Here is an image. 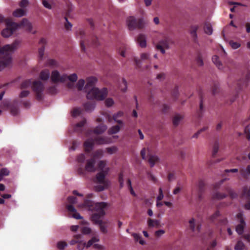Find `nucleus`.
Wrapping results in <instances>:
<instances>
[{
  "label": "nucleus",
  "instance_id": "nucleus-37",
  "mask_svg": "<svg viewBox=\"0 0 250 250\" xmlns=\"http://www.w3.org/2000/svg\"><path fill=\"white\" fill-rule=\"evenodd\" d=\"M225 190L228 193L231 199H234L237 197V194L229 187H226Z\"/></svg>",
  "mask_w": 250,
  "mask_h": 250
},
{
  "label": "nucleus",
  "instance_id": "nucleus-7",
  "mask_svg": "<svg viewBox=\"0 0 250 250\" xmlns=\"http://www.w3.org/2000/svg\"><path fill=\"white\" fill-rule=\"evenodd\" d=\"M68 204L66 208L69 212V216L78 219V213L75 208L74 204L77 203V198L73 196H69L67 198Z\"/></svg>",
  "mask_w": 250,
  "mask_h": 250
},
{
  "label": "nucleus",
  "instance_id": "nucleus-29",
  "mask_svg": "<svg viewBox=\"0 0 250 250\" xmlns=\"http://www.w3.org/2000/svg\"><path fill=\"white\" fill-rule=\"evenodd\" d=\"M50 76V72L48 69H44L40 73V77L42 80H47Z\"/></svg>",
  "mask_w": 250,
  "mask_h": 250
},
{
  "label": "nucleus",
  "instance_id": "nucleus-26",
  "mask_svg": "<svg viewBox=\"0 0 250 250\" xmlns=\"http://www.w3.org/2000/svg\"><path fill=\"white\" fill-rule=\"evenodd\" d=\"M95 106V103L94 102H87L83 104V107L86 111H91Z\"/></svg>",
  "mask_w": 250,
  "mask_h": 250
},
{
  "label": "nucleus",
  "instance_id": "nucleus-54",
  "mask_svg": "<svg viewBox=\"0 0 250 250\" xmlns=\"http://www.w3.org/2000/svg\"><path fill=\"white\" fill-rule=\"evenodd\" d=\"M208 129V126H204L200 130H199L196 133H195L193 136V138H197L199 136V135L202 132H204L206 130H207Z\"/></svg>",
  "mask_w": 250,
  "mask_h": 250
},
{
  "label": "nucleus",
  "instance_id": "nucleus-62",
  "mask_svg": "<svg viewBox=\"0 0 250 250\" xmlns=\"http://www.w3.org/2000/svg\"><path fill=\"white\" fill-rule=\"evenodd\" d=\"M0 108H8L10 107V103L8 101H3L0 104Z\"/></svg>",
  "mask_w": 250,
  "mask_h": 250
},
{
  "label": "nucleus",
  "instance_id": "nucleus-4",
  "mask_svg": "<svg viewBox=\"0 0 250 250\" xmlns=\"http://www.w3.org/2000/svg\"><path fill=\"white\" fill-rule=\"evenodd\" d=\"M77 79L78 77L75 73L70 75H67L65 74L61 75L57 70L53 71L51 75V80L53 83H67V86L71 89L73 88L74 83Z\"/></svg>",
  "mask_w": 250,
  "mask_h": 250
},
{
  "label": "nucleus",
  "instance_id": "nucleus-64",
  "mask_svg": "<svg viewBox=\"0 0 250 250\" xmlns=\"http://www.w3.org/2000/svg\"><path fill=\"white\" fill-rule=\"evenodd\" d=\"M217 245V242L216 240H214L212 241V242L210 243L209 247L208 248L207 250H214V248Z\"/></svg>",
  "mask_w": 250,
  "mask_h": 250
},
{
  "label": "nucleus",
  "instance_id": "nucleus-41",
  "mask_svg": "<svg viewBox=\"0 0 250 250\" xmlns=\"http://www.w3.org/2000/svg\"><path fill=\"white\" fill-rule=\"evenodd\" d=\"M183 117L180 115H176L173 118L172 122L174 126H177Z\"/></svg>",
  "mask_w": 250,
  "mask_h": 250
},
{
  "label": "nucleus",
  "instance_id": "nucleus-42",
  "mask_svg": "<svg viewBox=\"0 0 250 250\" xmlns=\"http://www.w3.org/2000/svg\"><path fill=\"white\" fill-rule=\"evenodd\" d=\"M200 107H199V111L198 112V116L199 118H201L202 116V112L203 110V97L202 95L200 94Z\"/></svg>",
  "mask_w": 250,
  "mask_h": 250
},
{
  "label": "nucleus",
  "instance_id": "nucleus-38",
  "mask_svg": "<svg viewBox=\"0 0 250 250\" xmlns=\"http://www.w3.org/2000/svg\"><path fill=\"white\" fill-rule=\"evenodd\" d=\"M24 10L22 9H18L13 13V15L15 17H21L24 15Z\"/></svg>",
  "mask_w": 250,
  "mask_h": 250
},
{
  "label": "nucleus",
  "instance_id": "nucleus-52",
  "mask_svg": "<svg viewBox=\"0 0 250 250\" xmlns=\"http://www.w3.org/2000/svg\"><path fill=\"white\" fill-rule=\"evenodd\" d=\"M114 102L112 98H108L106 99L105 101V104L106 106L110 107L112 106L114 104Z\"/></svg>",
  "mask_w": 250,
  "mask_h": 250
},
{
  "label": "nucleus",
  "instance_id": "nucleus-6",
  "mask_svg": "<svg viewBox=\"0 0 250 250\" xmlns=\"http://www.w3.org/2000/svg\"><path fill=\"white\" fill-rule=\"evenodd\" d=\"M5 23L6 28L2 30L1 34L4 38H8L19 27V25L18 23L12 21L10 19H6Z\"/></svg>",
  "mask_w": 250,
  "mask_h": 250
},
{
  "label": "nucleus",
  "instance_id": "nucleus-15",
  "mask_svg": "<svg viewBox=\"0 0 250 250\" xmlns=\"http://www.w3.org/2000/svg\"><path fill=\"white\" fill-rule=\"evenodd\" d=\"M199 26L198 25H193L190 27L189 33L192 38V41L195 43H198V37L197 31Z\"/></svg>",
  "mask_w": 250,
  "mask_h": 250
},
{
  "label": "nucleus",
  "instance_id": "nucleus-35",
  "mask_svg": "<svg viewBox=\"0 0 250 250\" xmlns=\"http://www.w3.org/2000/svg\"><path fill=\"white\" fill-rule=\"evenodd\" d=\"M204 31L206 34L209 35H211L212 33V28L210 23H206L204 27Z\"/></svg>",
  "mask_w": 250,
  "mask_h": 250
},
{
  "label": "nucleus",
  "instance_id": "nucleus-20",
  "mask_svg": "<svg viewBox=\"0 0 250 250\" xmlns=\"http://www.w3.org/2000/svg\"><path fill=\"white\" fill-rule=\"evenodd\" d=\"M95 144L98 145L107 144L109 143V139L105 137L97 136L93 139Z\"/></svg>",
  "mask_w": 250,
  "mask_h": 250
},
{
  "label": "nucleus",
  "instance_id": "nucleus-5",
  "mask_svg": "<svg viewBox=\"0 0 250 250\" xmlns=\"http://www.w3.org/2000/svg\"><path fill=\"white\" fill-rule=\"evenodd\" d=\"M109 170V168L106 167L105 170L100 171L96 174L94 182L102 184V185H98L95 187L96 191H101L108 187L109 181L105 179V176L108 174Z\"/></svg>",
  "mask_w": 250,
  "mask_h": 250
},
{
  "label": "nucleus",
  "instance_id": "nucleus-30",
  "mask_svg": "<svg viewBox=\"0 0 250 250\" xmlns=\"http://www.w3.org/2000/svg\"><path fill=\"white\" fill-rule=\"evenodd\" d=\"M33 82L31 79L26 80L21 84L20 88L21 89H26L32 85Z\"/></svg>",
  "mask_w": 250,
  "mask_h": 250
},
{
  "label": "nucleus",
  "instance_id": "nucleus-2",
  "mask_svg": "<svg viewBox=\"0 0 250 250\" xmlns=\"http://www.w3.org/2000/svg\"><path fill=\"white\" fill-rule=\"evenodd\" d=\"M82 207L86 208L88 210L95 211L91 216V220L95 224H99L101 222V218L105 214L104 208L107 206V204L104 202L95 203L90 199H85Z\"/></svg>",
  "mask_w": 250,
  "mask_h": 250
},
{
  "label": "nucleus",
  "instance_id": "nucleus-10",
  "mask_svg": "<svg viewBox=\"0 0 250 250\" xmlns=\"http://www.w3.org/2000/svg\"><path fill=\"white\" fill-rule=\"evenodd\" d=\"M210 222L217 226H225L228 223L226 217H222L220 211L217 210L209 217Z\"/></svg>",
  "mask_w": 250,
  "mask_h": 250
},
{
  "label": "nucleus",
  "instance_id": "nucleus-57",
  "mask_svg": "<svg viewBox=\"0 0 250 250\" xmlns=\"http://www.w3.org/2000/svg\"><path fill=\"white\" fill-rule=\"evenodd\" d=\"M64 19L65 20V22L64 23L65 28L67 30H69L71 28L72 25L70 22L68 21L67 18L66 17H64Z\"/></svg>",
  "mask_w": 250,
  "mask_h": 250
},
{
  "label": "nucleus",
  "instance_id": "nucleus-60",
  "mask_svg": "<svg viewBox=\"0 0 250 250\" xmlns=\"http://www.w3.org/2000/svg\"><path fill=\"white\" fill-rule=\"evenodd\" d=\"M71 116L76 118L78 116V107H74L71 112Z\"/></svg>",
  "mask_w": 250,
  "mask_h": 250
},
{
  "label": "nucleus",
  "instance_id": "nucleus-11",
  "mask_svg": "<svg viewBox=\"0 0 250 250\" xmlns=\"http://www.w3.org/2000/svg\"><path fill=\"white\" fill-rule=\"evenodd\" d=\"M205 182L203 180L200 179L197 185V197L199 201L202 200L204 198L203 194L205 191Z\"/></svg>",
  "mask_w": 250,
  "mask_h": 250
},
{
  "label": "nucleus",
  "instance_id": "nucleus-28",
  "mask_svg": "<svg viewBox=\"0 0 250 250\" xmlns=\"http://www.w3.org/2000/svg\"><path fill=\"white\" fill-rule=\"evenodd\" d=\"M99 241V239L96 237H93L90 240H89L88 241V242L86 244H85V243L82 244V242L79 241V248H80L81 245H86V247L89 248L90 246H91L92 245H94L93 244L94 243L98 242Z\"/></svg>",
  "mask_w": 250,
  "mask_h": 250
},
{
  "label": "nucleus",
  "instance_id": "nucleus-39",
  "mask_svg": "<svg viewBox=\"0 0 250 250\" xmlns=\"http://www.w3.org/2000/svg\"><path fill=\"white\" fill-rule=\"evenodd\" d=\"M147 223L149 227H153L154 226H158L159 225V221L157 220H153L151 218L148 219Z\"/></svg>",
  "mask_w": 250,
  "mask_h": 250
},
{
  "label": "nucleus",
  "instance_id": "nucleus-34",
  "mask_svg": "<svg viewBox=\"0 0 250 250\" xmlns=\"http://www.w3.org/2000/svg\"><path fill=\"white\" fill-rule=\"evenodd\" d=\"M219 147V145L218 141H216L213 146L212 157L215 158L217 153Z\"/></svg>",
  "mask_w": 250,
  "mask_h": 250
},
{
  "label": "nucleus",
  "instance_id": "nucleus-1",
  "mask_svg": "<svg viewBox=\"0 0 250 250\" xmlns=\"http://www.w3.org/2000/svg\"><path fill=\"white\" fill-rule=\"evenodd\" d=\"M97 81V78L94 77H88L86 79V83L84 87L87 92L86 97L88 99L102 101L107 96V89L106 88L99 89L98 88L94 87Z\"/></svg>",
  "mask_w": 250,
  "mask_h": 250
},
{
  "label": "nucleus",
  "instance_id": "nucleus-51",
  "mask_svg": "<svg viewBox=\"0 0 250 250\" xmlns=\"http://www.w3.org/2000/svg\"><path fill=\"white\" fill-rule=\"evenodd\" d=\"M126 49L127 47L125 45H123L120 48H119V52L122 57H125V52Z\"/></svg>",
  "mask_w": 250,
  "mask_h": 250
},
{
  "label": "nucleus",
  "instance_id": "nucleus-31",
  "mask_svg": "<svg viewBox=\"0 0 250 250\" xmlns=\"http://www.w3.org/2000/svg\"><path fill=\"white\" fill-rule=\"evenodd\" d=\"M212 61L218 69H221L222 68V64L219 61V58L217 56L214 55L212 56Z\"/></svg>",
  "mask_w": 250,
  "mask_h": 250
},
{
  "label": "nucleus",
  "instance_id": "nucleus-22",
  "mask_svg": "<svg viewBox=\"0 0 250 250\" xmlns=\"http://www.w3.org/2000/svg\"><path fill=\"white\" fill-rule=\"evenodd\" d=\"M159 161V159L157 156L152 154L148 155V162L149 163L151 167H154L155 164Z\"/></svg>",
  "mask_w": 250,
  "mask_h": 250
},
{
  "label": "nucleus",
  "instance_id": "nucleus-13",
  "mask_svg": "<svg viewBox=\"0 0 250 250\" xmlns=\"http://www.w3.org/2000/svg\"><path fill=\"white\" fill-rule=\"evenodd\" d=\"M169 44L167 39L161 40L156 45V48L160 50L162 54L165 53V48H168Z\"/></svg>",
  "mask_w": 250,
  "mask_h": 250
},
{
  "label": "nucleus",
  "instance_id": "nucleus-58",
  "mask_svg": "<svg viewBox=\"0 0 250 250\" xmlns=\"http://www.w3.org/2000/svg\"><path fill=\"white\" fill-rule=\"evenodd\" d=\"M57 90L55 86H52L47 89V92L51 94H55L57 93Z\"/></svg>",
  "mask_w": 250,
  "mask_h": 250
},
{
  "label": "nucleus",
  "instance_id": "nucleus-25",
  "mask_svg": "<svg viewBox=\"0 0 250 250\" xmlns=\"http://www.w3.org/2000/svg\"><path fill=\"white\" fill-rule=\"evenodd\" d=\"M106 129V125L104 124H101L94 128L93 132L95 134H100L104 132Z\"/></svg>",
  "mask_w": 250,
  "mask_h": 250
},
{
  "label": "nucleus",
  "instance_id": "nucleus-9",
  "mask_svg": "<svg viewBox=\"0 0 250 250\" xmlns=\"http://www.w3.org/2000/svg\"><path fill=\"white\" fill-rule=\"evenodd\" d=\"M127 25L129 30H132L135 29H141L144 27V22L143 19H136L133 16L128 17L126 20Z\"/></svg>",
  "mask_w": 250,
  "mask_h": 250
},
{
  "label": "nucleus",
  "instance_id": "nucleus-56",
  "mask_svg": "<svg viewBox=\"0 0 250 250\" xmlns=\"http://www.w3.org/2000/svg\"><path fill=\"white\" fill-rule=\"evenodd\" d=\"M100 225L101 231L104 233H106L107 232V227L102 222L99 224Z\"/></svg>",
  "mask_w": 250,
  "mask_h": 250
},
{
  "label": "nucleus",
  "instance_id": "nucleus-27",
  "mask_svg": "<svg viewBox=\"0 0 250 250\" xmlns=\"http://www.w3.org/2000/svg\"><path fill=\"white\" fill-rule=\"evenodd\" d=\"M149 55L148 53H144L141 55V60L135 59V62L136 65L138 67H140L139 64L141 61H149Z\"/></svg>",
  "mask_w": 250,
  "mask_h": 250
},
{
  "label": "nucleus",
  "instance_id": "nucleus-14",
  "mask_svg": "<svg viewBox=\"0 0 250 250\" xmlns=\"http://www.w3.org/2000/svg\"><path fill=\"white\" fill-rule=\"evenodd\" d=\"M189 229L194 232L198 233L201 229V225L200 223L195 222V219L192 218L189 221Z\"/></svg>",
  "mask_w": 250,
  "mask_h": 250
},
{
  "label": "nucleus",
  "instance_id": "nucleus-45",
  "mask_svg": "<svg viewBox=\"0 0 250 250\" xmlns=\"http://www.w3.org/2000/svg\"><path fill=\"white\" fill-rule=\"evenodd\" d=\"M67 246L66 242L64 241H59L57 243V247L60 250H63Z\"/></svg>",
  "mask_w": 250,
  "mask_h": 250
},
{
  "label": "nucleus",
  "instance_id": "nucleus-55",
  "mask_svg": "<svg viewBox=\"0 0 250 250\" xmlns=\"http://www.w3.org/2000/svg\"><path fill=\"white\" fill-rule=\"evenodd\" d=\"M30 94V92L28 90H23L19 94V97L20 98H23L27 97Z\"/></svg>",
  "mask_w": 250,
  "mask_h": 250
},
{
  "label": "nucleus",
  "instance_id": "nucleus-8",
  "mask_svg": "<svg viewBox=\"0 0 250 250\" xmlns=\"http://www.w3.org/2000/svg\"><path fill=\"white\" fill-rule=\"evenodd\" d=\"M32 88L35 94L36 99L39 101H42L43 99V84L40 81H34L33 82Z\"/></svg>",
  "mask_w": 250,
  "mask_h": 250
},
{
  "label": "nucleus",
  "instance_id": "nucleus-21",
  "mask_svg": "<svg viewBox=\"0 0 250 250\" xmlns=\"http://www.w3.org/2000/svg\"><path fill=\"white\" fill-rule=\"evenodd\" d=\"M95 142L93 139H88L84 143L85 151L87 152H90L93 149Z\"/></svg>",
  "mask_w": 250,
  "mask_h": 250
},
{
  "label": "nucleus",
  "instance_id": "nucleus-24",
  "mask_svg": "<svg viewBox=\"0 0 250 250\" xmlns=\"http://www.w3.org/2000/svg\"><path fill=\"white\" fill-rule=\"evenodd\" d=\"M240 173L243 178L248 179L250 175V165H248L246 169H240Z\"/></svg>",
  "mask_w": 250,
  "mask_h": 250
},
{
  "label": "nucleus",
  "instance_id": "nucleus-19",
  "mask_svg": "<svg viewBox=\"0 0 250 250\" xmlns=\"http://www.w3.org/2000/svg\"><path fill=\"white\" fill-rule=\"evenodd\" d=\"M95 163L96 161L94 158L88 160L85 166L86 170L90 172L94 171L95 170V168L94 167Z\"/></svg>",
  "mask_w": 250,
  "mask_h": 250
},
{
  "label": "nucleus",
  "instance_id": "nucleus-44",
  "mask_svg": "<svg viewBox=\"0 0 250 250\" xmlns=\"http://www.w3.org/2000/svg\"><path fill=\"white\" fill-rule=\"evenodd\" d=\"M106 166V162L105 161H100L98 164V168L100 171L105 170Z\"/></svg>",
  "mask_w": 250,
  "mask_h": 250
},
{
  "label": "nucleus",
  "instance_id": "nucleus-18",
  "mask_svg": "<svg viewBox=\"0 0 250 250\" xmlns=\"http://www.w3.org/2000/svg\"><path fill=\"white\" fill-rule=\"evenodd\" d=\"M19 27L22 26L25 28L29 32H31L32 29V25L27 19H23L20 24H18Z\"/></svg>",
  "mask_w": 250,
  "mask_h": 250
},
{
  "label": "nucleus",
  "instance_id": "nucleus-63",
  "mask_svg": "<svg viewBox=\"0 0 250 250\" xmlns=\"http://www.w3.org/2000/svg\"><path fill=\"white\" fill-rule=\"evenodd\" d=\"M229 44L231 47L233 49H237L240 46V44L237 42H234L233 41H230Z\"/></svg>",
  "mask_w": 250,
  "mask_h": 250
},
{
  "label": "nucleus",
  "instance_id": "nucleus-16",
  "mask_svg": "<svg viewBox=\"0 0 250 250\" xmlns=\"http://www.w3.org/2000/svg\"><path fill=\"white\" fill-rule=\"evenodd\" d=\"M39 44L41 45L39 48V58L40 60H42L44 55V51L45 49V45L46 44V41L44 38H42L39 42Z\"/></svg>",
  "mask_w": 250,
  "mask_h": 250
},
{
  "label": "nucleus",
  "instance_id": "nucleus-47",
  "mask_svg": "<svg viewBox=\"0 0 250 250\" xmlns=\"http://www.w3.org/2000/svg\"><path fill=\"white\" fill-rule=\"evenodd\" d=\"M57 62L53 59H49L46 62V65L48 66H57Z\"/></svg>",
  "mask_w": 250,
  "mask_h": 250
},
{
  "label": "nucleus",
  "instance_id": "nucleus-46",
  "mask_svg": "<svg viewBox=\"0 0 250 250\" xmlns=\"http://www.w3.org/2000/svg\"><path fill=\"white\" fill-rule=\"evenodd\" d=\"M103 155V152L102 150H97L93 153L92 158H94L95 160L96 159L100 158L102 157Z\"/></svg>",
  "mask_w": 250,
  "mask_h": 250
},
{
  "label": "nucleus",
  "instance_id": "nucleus-32",
  "mask_svg": "<svg viewBox=\"0 0 250 250\" xmlns=\"http://www.w3.org/2000/svg\"><path fill=\"white\" fill-rule=\"evenodd\" d=\"M227 196V195L225 193H220L219 192H216L214 193L212 195L213 199L221 200L225 198Z\"/></svg>",
  "mask_w": 250,
  "mask_h": 250
},
{
  "label": "nucleus",
  "instance_id": "nucleus-17",
  "mask_svg": "<svg viewBox=\"0 0 250 250\" xmlns=\"http://www.w3.org/2000/svg\"><path fill=\"white\" fill-rule=\"evenodd\" d=\"M243 196L249 201L245 205V208L247 209H250V187H244L243 191Z\"/></svg>",
  "mask_w": 250,
  "mask_h": 250
},
{
  "label": "nucleus",
  "instance_id": "nucleus-23",
  "mask_svg": "<svg viewBox=\"0 0 250 250\" xmlns=\"http://www.w3.org/2000/svg\"><path fill=\"white\" fill-rule=\"evenodd\" d=\"M137 42L141 47H145L146 45V38L143 34H140L137 38Z\"/></svg>",
  "mask_w": 250,
  "mask_h": 250
},
{
  "label": "nucleus",
  "instance_id": "nucleus-12",
  "mask_svg": "<svg viewBox=\"0 0 250 250\" xmlns=\"http://www.w3.org/2000/svg\"><path fill=\"white\" fill-rule=\"evenodd\" d=\"M237 218L240 219V223L237 225L236 227V231L239 234H243L244 232V228L246 226V223L244 220L243 219V215L241 213H239L237 215Z\"/></svg>",
  "mask_w": 250,
  "mask_h": 250
},
{
  "label": "nucleus",
  "instance_id": "nucleus-43",
  "mask_svg": "<svg viewBox=\"0 0 250 250\" xmlns=\"http://www.w3.org/2000/svg\"><path fill=\"white\" fill-rule=\"evenodd\" d=\"M196 62L197 64L199 66H201L204 64V62L202 59V56L201 53L200 52H199L197 54V57L196 58Z\"/></svg>",
  "mask_w": 250,
  "mask_h": 250
},
{
  "label": "nucleus",
  "instance_id": "nucleus-59",
  "mask_svg": "<svg viewBox=\"0 0 250 250\" xmlns=\"http://www.w3.org/2000/svg\"><path fill=\"white\" fill-rule=\"evenodd\" d=\"M245 133L246 134V137L248 140H250V127L249 125L247 126L245 128Z\"/></svg>",
  "mask_w": 250,
  "mask_h": 250
},
{
  "label": "nucleus",
  "instance_id": "nucleus-33",
  "mask_svg": "<svg viewBox=\"0 0 250 250\" xmlns=\"http://www.w3.org/2000/svg\"><path fill=\"white\" fill-rule=\"evenodd\" d=\"M120 130V126L119 125H116L110 127L108 130V133L109 135H112L118 133Z\"/></svg>",
  "mask_w": 250,
  "mask_h": 250
},
{
  "label": "nucleus",
  "instance_id": "nucleus-48",
  "mask_svg": "<svg viewBox=\"0 0 250 250\" xmlns=\"http://www.w3.org/2000/svg\"><path fill=\"white\" fill-rule=\"evenodd\" d=\"M244 247L245 245L241 241H239L236 244L234 249L235 250H243Z\"/></svg>",
  "mask_w": 250,
  "mask_h": 250
},
{
  "label": "nucleus",
  "instance_id": "nucleus-50",
  "mask_svg": "<svg viewBox=\"0 0 250 250\" xmlns=\"http://www.w3.org/2000/svg\"><path fill=\"white\" fill-rule=\"evenodd\" d=\"M122 83L120 85L121 90L125 92L126 91L127 89V82L125 80V79H122Z\"/></svg>",
  "mask_w": 250,
  "mask_h": 250
},
{
  "label": "nucleus",
  "instance_id": "nucleus-40",
  "mask_svg": "<svg viewBox=\"0 0 250 250\" xmlns=\"http://www.w3.org/2000/svg\"><path fill=\"white\" fill-rule=\"evenodd\" d=\"M69 133L71 134L72 133H78V123H76L74 125H72L68 130Z\"/></svg>",
  "mask_w": 250,
  "mask_h": 250
},
{
  "label": "nucleus",
  "instance_id": "nucleus-53",
  "mask_svg": "<svg viewBox=\"0 0 250 250\" xmlns=\"http://www.w3.org/2000/svg\"><path fill=\"white\" fill-rule=\"evenodd\" d=\"M106 151L108 153L112 154L117 151V148L116 146H112L106 148Z\"/></svg>",
  "mask_w": 250,
  "mask_h": 250
},
{
  "label": "nucleus",
  "instance_id": "nucleus-36",
  "mask_svg": "<svg viewBox=\"0 0 250 250\" xmlns=\"http://www.w3.org/2000/svg\"><path fill=\"white\" fill-rule=\"evenodd\" d=\"M10 173L9 170L6 168H2L0 170V182L2 181L4 176H8Z\"/></svg>",
  "mask_w": 250,
  "mask_h": 250
},
{
  "label": "nucleus",
  "instance_id": "nucleus-49",
  "mask_svg": "<svg viewBox=\"0 0 250 250\" xmlns=\"http://www.w3.org/2000/svg\"><path fill=\"white\" fill-rule=\"evenodd\" d=\"M81 232L83 234H88L91 233V229L90 228L87 226H84L81 228Z\"/></svg>",
  "mask_w": 250,
  "mask_h": 250
},
{
  "label": "nucleus",
  "instance_id": "nucleus-61",
  "mask_svg": "<svg viewBox=\"0 0 250 250\" xmlns=\"http://www.w3.org/2000/svg\"><path fill=\"white\" fill-rule=\"evenodd\" d=\"M10 112L13 115H16L19 112V109L16 106L10 107Z\"/></svg>",
  "mask_w": 250,
  "mask_h": 250
},
{
  "label": "nucleus",
  "instance_id": "nucleus-3",
  "mask_svg": "<svg viewBox=\"0 0 250 250\" xmlns=\"http://www.w3.org/2000/svg\"><path fill=\"white\" fill-rule=\"evenodd\" d=\"M21 43L20 41L16 40L11 44H6L0 48V71L9 65L12 60L11 54L18 49Z\"/></svg>",
  "mask_w": 250,
  "mask_h": 250
}]
</instances>
